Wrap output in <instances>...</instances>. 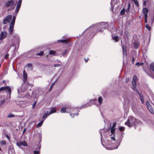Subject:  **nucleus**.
<instances>
[{
    "label": "nucleus",
    "mask_w": 154,
    "mask_h": 154,
    "mask_svg": "<svg viewBox=\"0 0 154 154\" xmlns=\"http://www.w3.org/2000/svg\"><path fill=\"white\" fill-rule=\"evenodd\" d=\"M54 66L55 67H60L61 66V65L60 64H54Z\"/></svg>",
    "instance_id": "48"
},
{
    "label": "nucleus",
    "mask_w": 154,
    "mask_h": 154,
    "mask_svg": "<svg viewBox=\"0 0 154 154\" xmlns=\"http://www.w3.org/2000/svg\"><path fill=\"white\" fill-rule=\"evenodd\" d=\"M7 36V32L5 31L2 32L0 33V40H2L5 38Z\"/></svg>",
    "instance_id": "15"
},
{
    "label": "nucleus",
    "mask_w": 154,
    "mask_h": 154,
    "mask_svg": "<svg viewBox=\"0 0 154 154\" xmlns=\"http://www.w3.org/2000/svg\"><path fill=\"white\" fill-rule=\"evenodd\" d=\"M34 154H39V151H35L34 152Z\"/></svg>",
    "instance_id": "49"
},
{
    "label": "nucleus",
    "mask_w": 154,
    "mask_h": 154,
    "mask_svg": "<svg viewBox=\"0 0 154 154\" xmlns=\"http://www.w3.org/2000/svg\"><path fill=\"white\" fill-rule=\"evenodd\" d=\"M4 100H3V101H2L1 102L2 103V104L3 103H4Z\"/></svg>",
    "instance_id": "62"
},
{
    "label": "nucleus",
    "mask_w": 154,
    "mask_h": 154,
    "mask_svg": "<svg viewBox=\"0 0 154 154\" xmlns=\"http://www.w3.org/2000/svg\"><path fill=\"white\" fill-rule=\"evenodd\" d=\"M37 102L36 101H35L33 103L32 105V109H33L34 108V107L35 106V105L36 103Z\"/></svg>",
    "instance_id": "45"
},
{
    "label": "nucleus",
    "mask_w": 154,
    "mask_h": 154,
    "mask_svg": "<svg viewBox=\"0 0 154 154\" xmlns=\"http://www.w3.org/2000/svg\"><path fill=\"white\" fill-rule=\"evenodd\" d=\"M6 81H5V80H3V83H6Z\"/></svg>",
    "instance_id": "60"
},
{
    "label": "nucleus",
    "mask_w": 154,
    "mask_h": 154,
    "mask_svg": "<svg viewBox=\"0 0 154 154\" xmlns=\"http://www.w3.org/2000/svg\"><path fill=\"white\" fill-rule=\"evenodd\" d=\"M109 25L107 23L101 22L88 27L83 33L86 34L89 37V38L91 39L97 32H103L107 28L109 29Z\"/></svg>",
    "instance_id": "2"
},
{
    "label": "nucleus",
    "mask_w": 154,
    "mask_h": 154,
    "mask_svg": "<svg viewBox=\"0 0 154 154\" xmlns=\"http://www.w3.org/2000/svg\"><path fill=\"white\" fill-rule=\"evenodd\" d=\"M153 18L152 20V23L153 22V21H154V16H153Z\"/></svg>",
    "instance_id": "61"
},
{
    "label": "nucleus",
    "mask_w": 154,
    "mask_h": 154,
    "mask_svg": "<svg viewBox=\"0 0 154 154\" xmlns=\"http://www.w3.org/2000/svg\"><path fill=\"white\" fill-rule=\"evenodd\" d=\"M73 109L72 108V107L70 106L64 107L61 109V112L62 113H65L66 112H70Z\"/></svg>",
    "instance_id": "7"
},
{
    "label": "nucleus",
    "mask_w": 154,
    "mask_h": 154,
    "mask_svg": "<svg viewBox=\"0 0 154 154\" xmlns=\"http://www.w3.org/2000/svg\"><path fill=\"white\" fill-rule=\"evenodd\" d=\"M146 105L147 108L150 112L152 114L154 113V109L152 107V106L150 105V104L148 101H147L146 102Z\"/></svg>",
    "instance_id": "12"
},
{
    "label": "nucleus",
    "mask_w": 154,
    "mask_h": 154,
    "mask_svg": "<svg viewBox=\"0 0 154 154\" xmlns=\"http://www.w3.org/2000/svg\"><path fill=\"white\" fill-rule=\"evenodd\" d=\"M6 143L5 141L4 140H2L1 141V145H4L6 144Z\"/></svg>",
    "instance_id": "46"
},
{
    "label": "nucleus",
    "mask_w": 154,
    "mask_h": 154,
    "mask_svg": "<svg viewBox=\"0 0 154 154\" xmlns=\"http://www.w3.org/2000/svg\"><path fill=\"white\" fill-rule=\"evenodd\" d=\"M140 122V121L136 119L135 118L131 116L128 118L125 123V125L128 127H131L139 123Z\"/></svg>",
    "instance_id": "3"
},
{
    "label": "nucleus",
    "mask_w": 154,
    "mask_h": 154,
    "mask_svg": "<svg viewBox=\"0 0 154 154\" xmlns=\"http://www.w3.org/2000/svg\"><path fill=\"white\" fill-rule=\"evenodd\" d=\"M7 88V87H2L0 88V91H5Z\"/></svg>",
    "instance_id": "41"
},
{
    "label": "nucleus",
    "mask_w": 154,
    "mask_h": 154,
    "mask_svg": "<svg viewBox=\"0 0 154 154\" xmlns=\"http://www.w3.org/2000/svg\"><path fill=\"white\" fill-rule=\"evenodd\" d=\"M12 19V16L11 15H9L6 17L3 20V23L5 24L7 23H9Z\"/></svg>",
    "instance_id": "11"
},
{
    "label": "nucleus",
    "mask_w": 154,
    "mask_h": 154,
    "mask_svg": "<svg viewBox=\"0 0 154 154\" xmlns=\"http://www.w3.org/2000/svg\"><path fill=\"white\" fill-rule=\"evenodd\" d=\"M143 63H140V66H142L143 65Z\"/></svg>",
    "instance_id": "59"
},
{
    "label": "nucleus",
    "mask_w": 154,
    "mask_h": 154,
    "mask_svg": "<svg viewBox=\"0 0 154 154\" xmlns=\"http://www.w3.org/2000/svg\"><path fill=\"white\" fill-rule=\"evenodd\" d=\"M67 54V50H65L62 54V56L64 57H66Z\"/></svg>",
    "instance_id": "29"
},
{
    "label": "nucleus",
    "mask_w": 154,
    "mask_h": 154,
    "mask_svg": "<svg viewBox=\"0 0 154 154\" xmlns=\"http://www.w3.org/2000/svg\"><path fill=\"white\" fill-rule=\"evenodd\" d=\"M122 49L123 56H126L127 54L126 49L124 45H122Z\"/></svg>",
    "instance_id": "23"
},
{
    "label": "nucleus",
    "mask_w": 154,
    "mask_h": 154,
    "mask_svg": "<svg viewBox=\"0 0 154 154\" xmlns=\"http://www.w3.org/2000/svg\"><path fill=\"white\" fill-rule=\"evenodd\" d=\"M132 1L134 2L135 5L137 7H139V3L137 0H131Z\"/></svg>",
    "instance_id": "34"
},
{
    "label": "nucleus",
    "mask_w": 154,
    "mask_h": 154,
    "mask_svg": "<svg viewBox=\"0 0 154 154\" xmlns=\"http://www.w3.org/2000/svg\"><path fill=\"white\" fill-rule=\"evenodd\" d=\"M26 89L27 88L26 85L25 84H23L20 88V89H18V92H24L26 90Z\"/></svg>",
    "instance_id": "16"
},
{
    "label": "nucleus",
    "mask_w": 154,
    "mask_h": 154,
    "mask_svg": "<svg viewBox=\"0 0 154 154\" xmlns=\"http://www.w3.org/2000/svg\"><path fill=\"white\" fill-rule=\"evenodd\" d=\"M145 27L146 28H147L149 31H151V27L149 26L148 24H146L145 25Z\"/></svg>",
    "instance_id": "37"
},
{
    "label": "nucleus",
    "mask_w": 154,
    "mask_h": 154,
    "mask_svg": "<svg viewBox=\"0 0 154 154\" xmlns=\"http://www.w3.org/2000/svg\"><path fill=\"white\" fill-rule=\"evenodd\" d=\"M14 25H11V24L10 23L9 27L8 29L9 32V35L8 36V41H10L11 38V35L14 30Z\"/></svg>",
    "instance_id": "6"
},
{
    "label": "nucleus",
    "mask_w": 154,
    "mask_h": 154,
    "mask_svg": "<svg viewBox=\"0 0 154 154\" xmlns=\"http://www.w3.org/2000/svg\"><path fill=\"white\" fill-rule=\"evenodd\" d=\"M14 116H15L14 114H13L11 113H10L8 115V118H12V117H14Z\"/></svg>",
    "instance_id": "40"
},
{
    "label": "nucleus",
    "mask_w": 154,
    "mask_h": 154,
    "mask_svg": "<svg viewBox=\"0 0 154 154\" xmlns=\"http://www.w3.org/2000/svg\"><path fill=\"white\" fill-rule=\"evenodd\" d=\"M137 79V76L135 75H134L133 76V80L132 81L136 82Z\"/></svg>",
    "instance_id": "42"
},
{
    "label": "nucleus",
    "mask_w": 154,
    "mask_h": 154,
    "mask_svg": "<svg viewBox=\"0 0 154 154\" xmlns=\"http://www.w3.org/2000/svg\"><path fill=\"white\" fill-rule=\"evenodd\" d=\"M6 137H7V139L8 140H9L10 139V137L7 135H6Z\"/></svg>",
    "instance_id": "56"
},
{
    "label": "nucleus",
    "mask_w": 154,
    "mask_h": 154,
    "mask_svg": "<svg viewBox=\"0 0 154 154\" xmlns=\"http://www.w3.org/2000/svg\"><path fill=\"white\" fill-rule=\"evenodd\" d=\"M44 121L43 120L42 121H41L40 122H39L37 125V127L38 128L41 126L42 125Z\"/></svg>",
    "instance_id": "36"
},
{
    "label": "nucleus",
    "mask_w": 154,
    "mask_h": 154,
    "mask_svg": "<svg viewBox=\"0 0 154 154\" xmlns=\"http://www.w3.org/2000/svg\"><path fill=\"white\" fill-rule=\"evenodd\" d=\"M143 0V5L145 6L146 7L147 6V2H148V1L147 0Z\"/></svg>",
    "instance_id": "39"
},
{
    "label": "nucleus",
    "mask_w": 154,
    "mask_h": 154,
    "mask_svg": "<svg viewBox=\"0 0 154 154\" xmlns=\"http://www.w3.org/2000/svg\"><path fill=\"white\" fill-rule=\"evenodd\" d=\"M114 0H112L111 1L110 4L111 5V10L113 11L114 6L113 5V3L114 2Z\"/></svg>",
    "instance_id": "33"
},
{
    "label": "nucleus",
    "mask_w": 154,
    "mask_h": 154,
    "mask_svg": "<svg viewBox=\"0 0 154 154\" xmlns=\"http://www.w3.org/2000/svg\"><path fill=\"white\" fill-rule=\"evenodd\" d=\"M96 101H97V100L96 99L91 100H90V102L87 103L86 104L82 105L81 107V108L83 109L84 108H86L89 106H91L94 104L93 103L95 102Z\"/></svg>",
    "instance_id": "8"
},
{
    "label": "nucleus",
    "mask_w": 154,
    "mask_h": 154,
    "mask_svg": "<svg viewBox=\"0 0 154 154\" xmlns=\"http://www.w3.org/2000/svg\"><path fill=\"white\" fill-rule=\"evenodd\" d=\"M135 60V59L133 57L132 59V62L133 64L134 63V62Z\"/></svg>",
    "instance_id": "53"
},
{
    "label": "nucleus",
    "mask_w": 154,
    "mask_h": 154,
    "mask_svg": "<svg viewBox=\"0 0 154 154\" xmlns=\"http://www.w3.org/2000/svg\"><path fill=\"white\" fill-rule=\"evenodd\" d=\"M73 109L72 110V111L70 112H69L70 113V115L72 118H73L75 116H78V109L76 108H72Z\"/></svg>",
    "instance_id": "9"
},
{
    "label": "nucleus",
    "mask_w": 154,
    "mask_h": 154,
    "mask_svg": "<svg viewBox=\"0 0 154 154\" xmlns=\"http://www.w3.org/2000/svg\"><path fill=\"white\" fill-rule=\"evenodd\" d=\"M116 123L113 124L112 127L108 129H101L100 130V133L101 135V140L102 144V140L104 138L108 141L107 144L108 145H113V146L110 148H106L109 149H113L118 148L119 145L122 139V135H120L118 138L115 135V127Z\"/></svg>",
    "instance_id": "1"
},
{
    "label": "nucleus",
    "mask_w": 154,
    "mask_h": 154,
    "mask_svg": "<svg viewBox=\"0 0 154 154\" xmlns=\"http://www.w3.org/2000/svg\"><path fill=\"white\" fill-rule=\"evenodd\" d=\"M23 81L24 82H25L26 81L27 79V74L25 70H24L23 71Z\"/></svg>",
    "instance_id": "21"
},
{
    "label": "nucleus",
    "mask_w": 154,
    "mask_h": 154,
    "mask_svg": "<svg viewBox=\"0 0 154 154\" xmlns=\"http://www.w3.org/2000/svg\"><path fill=\"white\" fill-rule=\"evenodd\" d=\"M49 54L54 56H58L59 55L58 53H56L55 51L54 50H50L49 52Z\"/></svg>",
    "instance_id": "25"
},
{
    "label": "nucleus",
    "mask_w": 154,
    "mask_h": 154,
    "mask_svg": "<svg viewBox=\"0 0 154 154\" xmlns=\"http://www.w3.org/2000/svg\"><path fill=\"white\" fill-rule=\"evenodd\" d=\"M32 95L35 98L38 97V96H39L40 95L39 92L38 91H34V92H32Z\"/></svg>",
    "instance_id": "20"
},
{
    "label": "nucleus",
    "mask_w": 154,
    "mask_h": 154,
    "mask_svg": "<svg viewBox=\"0 0 154 154\" xmlns=\"http://www.w3.org/2000/svg\"><path fill=\"white\" fill-rule=\"evenodd\" d=\"M129 80V78H127L126 79V81L127 82Z\"/></svg>",
    "instance_id": "58"
},
{
    "label": "nucleus",
    "mask_w": 154,
    "mask_h": 154,
    "mask_svg": "<svg viewBox=\"0 0 154 154\" xmlns=\"http://www.w3.org/2000/svg\"><path fill=\"white\" fill-rule=\"evenodd\" d=\"M17 145L20 148H22L21 146H27V143L25 141L18 142L17 143Z\"/></svg>",
    "instance_id": "13"
},
{
    "label": "nucleus",
    "mask_w": 154,
    "mask_h": 154,
    "mask_svg": "<svg viewBox=\"0 0 154 154\" xmlns=\"http://www.w3.org/2000/svg\"><path fill=\"white\" fill-rule=\"evenodd\" d=\"M135 65L139 66H140V63L139 62H137L136 63Z\"/></svg>",
    "instance_id": "55"
},
{
    "label": "nucleus",
    "mask_w": 154,
    "mask_h": 154,
    "mask_svg": "<svg viewBox=\"0 0 154 154\" xmlns=\"http://www.w3.org/2000/svg\"><path fill=\"white\" fill-rule=\"evenodd\" d=\"M31 87H32L33 86V85H30Z\"/></svg>",
    "instance_id": "63"
},
{
    "label": "nucleus",
    "mask_w": 154,
    "mask_h": 154,
    "mask_svg": "<svg viewBox=\"0 0 154 154\" xmlns=\"http://www.w3.org/2000/svg\"><path fill=\"white\" fill-rule=\"evenodd\" d=\"M143 12L144 17H147L148 10L146 8H145L143 9Z\"/></svg>",
    "instance_id": "18"
},
{
    "label": "nucleus",
    "mask_w": 154,
    "mask_h": 154,
    "mask_svg": "<svg viewBox=\"0 0 154 154\" xmlns=\"http://www.w3.org/2000/svg\"><path fill=\"white\" fill-rule=\"evenodd\" d=\"M21 2L22 0H19L17 4V6L16 8V9L15 11V12L16 13V14H17L18 12V11H19V10L20 8L21 5Z\"/></svg>",
    "instance_id": "14"
},
{
    "label": "nucleus",
    "mask_w": 154,
    "mask_h": 154,
    "mask_svg": "<svg viewBox=\"0 0 154 154\" xmlns=\"http://www.w3.org/2000/svg\"><path fill=\"white\" fill-rule=\"evenodd\" d=\"M49 115H50L48 113V111H47L43 115L42 117V119L44 121L45 119L48 117V116Z\"/></svg>",
    "instance_id": "24"
},
{
    "label": "nucleus",
    "mask_w": 154,
    "mask_h": 154,
    "mask_svg": "<svg viewBox=\"0 0 154 154\" xmlns=\"http://www.w3.org/2000/svg\"><path fill=\"white\" fill-rule=\"evenodd\" d=\"M125 13V10L124 9H122L120 11L121 14H123Z\"/></svg>",
    "instance_id": "44"
},
{
    "label": "nucleus",
    "mask_w": 154,
    "mask_h": 154,
    "mask_svg": "<svg viewBox=\"0 0 154 154\" xmlns=\"http://www.w3.org/2000/svg\"><path fill=\"white\" fill-rule=\"evenodd\" d=\"M131 83L133 85V86L132 87V89L134 91H135L136 92H138V91L137 90V88H136V82L132 81Z\"/></svg>",
    "instance_id": "17"
},
{
    "label": "nucleus",
    "mask_w": 154,
    "mask_h": 154,
    "mask_svg": "<svg viewBox=\"0 0 154 154\" xmlns=\"http://www.w3.org/2000/svg\"><path fill=\"white\" fill-rule=\"evenodd\" d=\"M50 111H48V113L50 115L56 112V109L55 108H51L50 109Z\"/></svg>",
    "instance_id": "19"
},
{
    "label": "nucleus",
    "mask_w": 154,
    "mask_h": 154,
    "mask_svg": "<svg viewBox=\"0 0 154 154\" xmlns=\"http://www.w3.org/2000/svg\"><path fill=\"white\" fill-rule=\"evenodd\" d=\"M26 129H27L26 128H24V129L23 130V134L24 133L26 132Z\"/></svg>",
    "instance_id": "51"
},
{
    "label": "nucleus",
    "mask_w": 154,
    "mask_h": 154,
    "mask_svg": "<svg viewBox=\"0 0 154 154\" xmlns=\"http://www.w3.org/2000/svg\"><path fill=\"white\" fill-rule=\"evenodd\" d=\"M26 66L30 69H32V64L30 63L28 64Z\"/></svg>",
    "instance_id": "38"
},
{
    "label": "nucleus",
    "mask_w": 154,
    "mask_h": 154,
    "mask_svg": "<svg viewBox=\"0 0 154 154\" xmlns=\"http://www.w3.org/2000/svg\"><path fill=\"white\" fill-rule=\"evenodd\" d=\"M124 129V128L123 127H120L119 128V130L120 131H123Z\"/></svg>",
    "instance_id": "47"
},
{
    "label": "nucleus",
    "mask_w": 154,
    "mask_h": 154,
    "mask_svg": "<svg viewBox=\"0 0 154 154\" xmlns=\"http://www.w3.org/2000/svg\"><path fill=\"white\" fill-rule=\"evenodd\" d=\"M24 102L23 101H17L16 103L19 105L21 106H23L24 103Z\"/></svg>",
    "instance_id": "27"
},
{
    "label": "nucleus",
    "mask_w": 154,
    "mask_h": 154,
    "mask_svg": "<svg viewBox=\"0 0 154 154\" xmlns=\"http://www.w3.org/2000/svg\"><path fill=\"white\" fill-rule=\"evenodd\" d=\"M139 46V43L137 42H135L134 43V47L135 49H137L138 48Z\"/></svg>",
    "instance_id": "30"
},
{
    "label": "nucleus",
    "mask_w": 154,
    "mask_h": 154,
    "mask_svg": "<svg viewBox=\"0 0 154 154\" xmlns=\"http://www.w3.org/2000/svg\"><path fill=\"white\" fill-rule=\"evenodd\" d=\"M14 41H13V40L11 41V39L10 41H8L9 42V44H10V45H11V46H14L15 44L18 45L20 42V37L18 35L15 34V35H14Z\"/></svg>",
    "instance_id": "4"
},
{
    "label": "nucleus",
    "mask_w": 154,
    "mask_h": 154,
    "mask_svg": "<svg viewBox=\"0 0 154 154\" xmlns=\"http://www.w3.org/2000/svg\"><path fill=\"white\" fill-rule=\"evenodd\" d=\"M145 17V22L146 23H147V17Z\"/></svg>",
    "instance_id": "54"
},
{
    "label": "nucleus",
    "mask_w": 154,
    "mask_h": 154,
    "mask_svg": "<svg viewBox=\"0 0 154 154\" xmlns=\"http://www.w3.org/2000/svg\"><path fill=\"white\" fill-rule=\"evenodd\" d=\"M150 67L151 70L154 72V63H152L150 65Z\"/></svg>",
    "instance_id": "32"
},
{
    "label": "nucleus",
    "mask_w": 154,
    "mask_h": 154,
    "mask_svg": "<svg viewBox=\"0 0 154 154\" xmlns=\"http://www.w3.org/2000/svg\"><path fill=\"white\" fill-rule=\"evenodd\" d=\"M62 38V40H59L57 41V42H61L63 43H67L69 42V38H67V36H63Z\"/></svg>",
    "instance_id": "10"
},
{
    "label": "nucleus",
    "mask_w": 154,
    "mask_h": 154,
    "mask_svg": "<svg viewBox=\"0 0 154 154\" xmlns=\"http://www.w3.org/2000/svg\"><path fill=\"white\" fill-rule=\"evenodd\" d=\"M8 56H9L8 54H6L5 56V58L7 59V58H8Z\"/></svg>",
    "instance_id": "52"
},
{
    "label": "nucleus",
    "mask_w": 154,
    "mask_h": 154,
    "mask_svg": "<svg viewBox=\"0 0 154 154\" xmlns=\"http://www.w3.org/2000/svg\"><path fill=\"white\" fill-rule=\"evenodd\" d=\"M152 78L154 79V76H151Z\"/></svg>",
    "instance_id": "64"
},
{
    "label": "nucleus",
    "mask_w": 154,
    "mask_h": 154,
    "mask_svg": "<svg viewBox=\"0 0 154 154\" xmlns=\"http://www.w3.org/2000/svg\"><path fill=\"white\" fill-rule=\"evenodd\" d=\"M102 101L103 99L102 97H99L98 99V102H99V104L97 105V106H100L101 105V103H102Z\"/></svg>",
    "instance_id": "28"
},
{
    "label": "nucleus",
    "mask_w": 154,
    "mask_h": 154,
    "mask_svg": "<svg viewBox=\"0 0 154 154\" xmlns=\"http://www.w3.org/2000/svg\"><path fill=\"white\" fill-rule=\"evenodd\" d=\"M130 4L129 3L128 4V9L126 10V11L128 12V11H129V8H130Z\"/></svg>",
    "instance_id": "50"
},
{
    "label": "nucleus",
    "mask_w": 154,
    "mask_h": 154,
    "mask_svg": "<svg viewBox=\"0 0 154 154\" xmlns=\"http://www.w3.org/2000/svg\"><path fill=\"white\" fill-rule=\"evenodd\" d=\"M137 93L140 96L141 101L142 103L143 104L144 103V100L142 94L140 93L139 91H138V92Z\"/></svg>",
    "instance_id": "26"
},
{
    "label": "nucleus",
    "mask_w": 154,
    "mask_h": 154,
    "mask_svg": "<svg viewBox=\"0 0 154 154\" xmlns=\"http://www.w3.org/2000/svg\"><path fill=\"white\" fill-rule=\"evenodd\" d=\"M54 83H53L52 84V85H51V87H50V89H51L52 88V87H53V85H54Z\"/></svg>",
    "instance_id": "57"
},
{
    "label": "nucleus",
    "mask_w": 154,
    "mask_h": 154,
    "mask_svg": "<svg viewBox=\"0 0 154 154\" xmlns=\"http://www.w3.org/2000/svg\"><path fill=\"white\" fill-rule=\"evenodd\" d=\"M112 39L114 40L116 42H117L119 41V37L118 36L112 37Z\"/></svg>",
    "instance_id": "31"
},
{
    "label": "nucleus",
    "mask_w": 154,
    "mask_h": 154,
    "mask_svg": "<svg viewBox=\"0 0 154 154\" xmlns=\"http://www.w3.org/2000/svg\"><path fill=\"white\" fill-rule=\"evenodd\" d=\"M14 0H10L7 1L5 4V6L9 8L8 10H12L14 9L15 5Z\"/></svg>",
    "instance_id": "5"
},
{
    "label": "nucleus",
    "mask_w": 154,
    "mask_h": 154,
    "mask_svg": "<svg viewBox=\"0 0 154 154\" xmlns=\"http://www.w3.org/2000/svg\"><path fill=\"white\" fill-rule=\"evenodd\" d=\"M7 88L5 89L6 92V93H8V95L9 96V98H10L11 95V89L10 86H6Z\"/></svg>",
    "instance_id": "22"
},
{
    "label": "nucleus",
    "mask_w": 154,
    "mask_h": 154,
    "mask_svg": "<svg viewBox=\"0 0 154 154\" xmlns=\"http://www.w3.org/2000/svg\"><path fill=\"white\" fill-rule=\"evenodd\" d=\"M16 19V17L15 16H14L13 17L12 20L11 21V23L10 24H11L12 25V24L14 25V23L15 22Z\"/></svg>",
    "instance_id": "35"
},
{
    "label": "nucleus",
    "mask_w": 154,
    "mask_h": 154,
    "mask_svg": "<svg viewBox=\"0 0 154 154\" xmlns=\"http://www.w3.org/2000/svg\"><path fill=\"white\" fill-rule=\"evenodd\" d=\"M44 54V52L43 51H41L40 52L37 53L36 54V55H39V56H42Z\"/></svg>",
    "instance_id": "43"
}]
</instances>
